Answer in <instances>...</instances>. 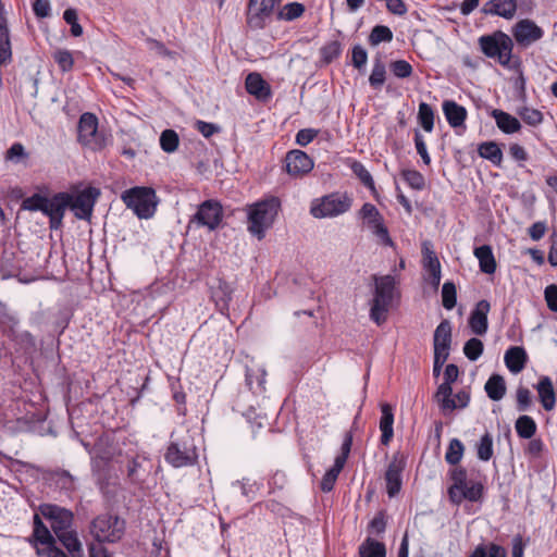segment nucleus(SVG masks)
<instances>
[{"instance_id": "obj_1", "label": "nucleus", "mask_w": 557, "mask_h": 557, "mask_svg": "<svg viewBox=\"0 0 557 557\" xmlns=\"http://www.w3.org/2000/svg\"><path fill=\"white\" fill-rule=\"evenodd\" d=\"M281 208L280 199L269 197L248 207V231L258 239L265 236Z\"/></svg>"}, {"instance_id": "obj_2", "label": "nucleus", "mask_w": 557, "mask_h": 557, "mask_svg": "<svg viewBox=\"0 0 557 557\" xmlns=\"http://www.w3.org/2000/svg\"><path fill=\"white\" fill-rule=\"evenodd\" d=\"M165 460L175 468L191 466L198 455L194 437L187 430L175 431L165 453Z\"/></svg>"}, {"instance_id": "obj_3", "label": "nucleus", "mask_w": 557, "mask_h": 557, "mask_svg": "<svg viewBox=\"0 0 557 557\" xmlns=\"http://www.w3.org/2000/svg\"><path fill=\"white\" fill-rule=\"evenodd\" d=\"M121 199L139 219H150L154 214L159 202L154 189L144 186L126 189L123 191Z\"/></svg>"}, {"instance_id": "obj_4", "label": "nucleus", "mask_w": 557, "mask_h": 557, "mask_svg": "<svg viewBox=\"0 0 557 557\" xmlns=\"http://www.w3.org/2000/svg\"><path fill=\"white\" fill-rule=\"evenodd\" d=\"M375 283L374 297L371 302L370 317L381 324L386 320V313L395 293V278L392 275L373 276Z\"/></svg>"}, {"instance_id": "obj_5", "label": "nucleus", "mask_w": 557, "mask_h": 557, "mask_svg": "<svg viewBox=\"0 0 557 557\" xmlns=\"http://www.w3.org/2000/svg\"><path fill=\"white\" fill-rule=\"evenodd\" d=\"M352 197L347 193L334 191L315 198L310 206V213L315 219L336 218L350 210Z\"/></svg>"}, {"instance_id": "obj_6", "label": "nucleus", "mask_w": 557, "mask_h": 557, "mask_svg": "<svg viewBox=\"0 0 557 557\" xmlns=\"http://www.w3.org/2000/svg\"><path fill=\"white\" fill-rule=\"evenodd\" d=\"M125 532V521L117 516L103 513L90 524V533L98 543L119 542Z\"/></svg>"}, {"instance_id": "obj_7", "label": "nucleus", "mask_w": 557, "mask_h": 557, "mask_svg": "<svg viewBox=\"0 0 557 557\" xmlns=\"http://www.w3.org/2000/svg\"><path fill=\"white\" fill-rule=\"evenodd\" d=\"M482 52L493 59H497L502 65H508L511 59L513 42L511 38L498 30L492 35L479 38Z\"/></svg>"}, {"instance_id": "obj_8", "label": "nucleus", "mask_w": 557, "mask_h": 557, "mask_svg": "<svg viewBox=\"0 0 557 557\" xmlns=\"http://www.w3.org/2000/svg\"><path fill=\"white\" fill-rule=\"evenodd\" d=\"M78 140L82 145L99 150L107 145L106 137L98 132V119L95 114L86 112L78 122Z\"/></svg>"}, {"instance_id": "obj_9", "label": "nucleus", "mask_w": 557, "mask_h": 557, "mask_svg": "<svg viewBox=\"0 0 557 557\" xmlns=\"http://www.w3.org/2000/svg\"><path fill=\"white\" fill-rule=\"evenodd\" d=\"M359 216L364 221L366 225L382 245L389 247L394 245L388 230L384 224V219L374 205L366 202L359 211Z\"/></svg>"}, {"instance_id": "obj_10", "label": "nucleus", "mask_w": 557, "mask_h": 557, "mask_svg": "<svg viewBox=\"0 0 557 557\" xmlns=\"http://www.w3.org/2000/svg\"><path fill=\"white\" fill-rule=\"evenodd\" d=\"M39 512L49 521L50 528L55 535L70 530L73 525L74 515L64 507L54 504H42L39 506Z\"/></svg>"}, {"instance_id": "obj_11", "label": "nucleus", "mask_w": 557, "mask_h": 557, "mask_svg": "<svg viewBox=\"0 0 557 557\" xmlns=\"http://www.w3.org/2000/svg\"><path fill=\"white\" fill-rule=\"evenodd\" d=\"M99 196L100 191L95 187H87L74 195L70 194L69 208L77 219L89 220Z\"/></svg>"}, {"instance_id": "obj_12", "label": "nucleus", "mask_w": 557, "mask_h": 557, "mask_svg": "<svg viewBox=\"0 0 557 557\" xmlns=\"http://www.w3.org/2000/svg\"><path fill=\"white\" fill-rule=\"evenodd\" d=\"M282 0H249L247 24L250 28L261 29L265 26V20L270 17L276 5Z\"/></svg>"}, {"instance_id": "obj_13", "label": "nucleus", "mask_w": 557, "mask_h": 557, "mask_svg": "<svg viewBox=\"0 0 557 557\" xmlns=\"http://www.w3.org/2000/svg\"><path fill=\"white\" fill-rule=\"evenodd\" d=\"M223 218L221 205L214 200L202 202L190 222H196L200 226H206L210 231L215 230Z\"/></svg>"}, {"instance_id": "obj_14", "label": "nucleus", "mask_w": 557, "mask_h": 557, "mask_svg": "<svg viewBox=\"0 0 557 557\" xmlns=\"http://www.w3.org/2000/svg\"><path fill=\"white\" fill-rule=\"evenodd\" d=\"M70 205V194L59 193L52 198H47L42 213L50 219V228L57 230L61 226L65 210Z\"/></svg>"}, {"instance_id": "obj_15", "label": "nucleus", "mask_w": 557, "mask_h": 557, "mask_svg": "<svg viewBox=\"0 0 557 557\" xmlns=\"http://www.w3.org/2000/svg\"><path fill=\"white\" fill-rule=\"evenodd\" d=\"M544 35L543 29L531 20H521L513 27V37L516 41L523 47H528L540 40Z\"/></svg>"}, {"instance_id": "obj_16", "label": "nucleus", "mask_w": 557, "mask_h": 557, "mask_svg": "<svg viewBox=\"0 0 557 557\" xmlns=\"http://www.w3.org/2000/svg\"><path fill=\"white\" fill-rule=\"evenodd\" d=\"M286 171L292 176H302L313 169L312 159L301 150H292L285 157Z\"/></svg>"}, {"instance_id": "obj_17", "label": "nucleus", "mask_w": 557, "mask_h": 557, "mask_svg": "<svg viewBox=\"0 0 557 557\" xmlns=\"http://www.w3.org/2000/svg\"><path fill=\"white\" fill-rule=\"evenodd\" d=\"M404 461L394 457L389 462L385 472L386 491L389 497L396 496L401 488V473L404 470Z\"/></svg>"}, {"instance_id": "obj_18", "label": "nucleus", "mask_w": 557, "mask_h": 557, "mask_svg": "<svg viewBox=\"0 0 557 557\" xmlns=\"http://www.w3.org/2000/svg\"><path fill=\"white\" fill-rule=\"evenodd\" d=\"M491 309L487 300H480L469 318V326L475 335H484L487 332V313Z\"/></svg>"}, {"instance_id": "obj_19", "label": "nucleus", "mask_w": 557, "mask_h": 557, "mask_svg": "<svg viewBox=\"0 0 557 557\" xmlns=\"http://www.w3.org/2000/svg\"><path fill=\"white\" fill-rule=\"evenodd\" d=\"M451 344V325L448 320H443L435 329L433 336L434 355L449 357Z\"/></svg>"}, {"instance_id": "obj_20", "label": "nucleus", "mask_w": 557, "mask_h": 557, "mask_svg": "<svg viewBox=\"0 0 557 557\" xmlns=\"http://www.w3.org/2000/svg\"><path fill=\"white\" fill-rule=\"evenodd\" d=\"M534 388L544 410L552 411L556 406V393L552 379L546 375L541 376Z\"/></svg>"}, {"instance_id": "obj_21", "label": "nucleus", "mask_w": 557, "mask_h": 557, "mask_svg": "<svg viewBox=\"0 0 557 557\" xmlns=\"http://www.w3.org/2000/svg\"><path fill=\"white\" fill-rule=\"evenodd\" d=\"M423 268L429 273L431 285L436 289L441 282V263L435 252L429 247L428 243L423 244Z\"/></svg>"}, {"instance_id": "obj_22", "label": "nucleus", "mask_w": 557, "mask_h": 557, "mask_svg": "<svg viewBox=\"0 0 557 557\" xmlns=\"http://www.w3.org/2000/svg\"><path fill=\"white\" fill-rule=\"evenodd\" d=\"M246 90L258 100L265 101L271 98V87L259 73H249L245 81Z\"/></svg>"}, {"instance_id": "obj_23", "label": "nucleus", "mask_w": 557, "mask_h": 557, "mask_svg": "<svg viewBox=\"0 0 557 557\" xmlns=\"http://www.w3.org/2000/svg\"><path fill=\"white\" fill-rule=\"evenodd\" d=\"M444 115L448 124L454 127H465L467 110L454 100H445L442 104Z\"/></svg>"}, {"instance_id": "obj_24", "label": "nucleus", "mask_w": 557, "mask_h": 557, "mask_svg": "<svg viewBox=\"0 0 557 557\" xmlns=\"http://www.w3.org/2000/svg\"><path fill=\"white\" fill-rule=\"evenodd\" d=\"M435 399L441 410L446 414L455 409L466 408L470 401V394L466 391H460L454 397L451 394L447 397L436 396Z\"/></svg>"}, {"instance_id": "obj_25", "label": "nucleus", "mask_w": 557, "mask_h": 557, "mask_svg": "<svg viewBox=\"0 0 557 557\" xmlns=\"http://www.w3.org/2000/svg\"><path fill=\"white\" fill-rule=\"evenodd\" d=\"M517 10V0H491L485 3L484 12L504 18H512Z\"/></svg>"}, {"instance_id": "obj_26", "label": "nucleus", "mask_w": 557, "mask_h": 557, "mask_svg": "<svg viewBox=\"0 0 557 557\" xmlns=\"http://www.w3.org/2000/svg\"><path fill=\"white\" fill-rule=\"evenodd\" d=\"M504 359H505V363H506V367L508 368V370L511 373L517 374L524 369L525 363L528 361V356H527L524 348H522L520 346H513V347H510L505 352Z\"/></svg>"}, {"instance_id": "obj_27", "label": "nucleus", "mask_w": 557, "mask_h": 557, "mask_svg": "<svg viewBox=\"0 0 557 557\" xmlns=\"http://www.w3.org/2000/svg\"><path fill=\"white\" fill-rule=\"evenodd\" d=\"M33 544L37 547H48L55 544V540L50 530L44 524L39 515L34 516Z\"/></svg>"}, {"instance_id": "obj_28", "label": "nucleus", "mask_w": 557, "mask_h": 557, "mask_svg": "<svg viewBox=\"0 0 557 557\" xmlns=\"http://www.w3.org/2000/svg\"><path fill=\"white\" fill-rule=\"evenodd\" d=\"M381 419H380V430L382 432L381 443L383 445H388L394 436V413L391 405L382 404L381 405Z\"/></svg>"}, {"instance_id": "obj_29", "label": "nucleus", "mask_w": 557, "mask_h": 557, "mask_svg": "<svg viewBox=\"0 0 557 557\" xmlns=\"http://www.w3.org/2000/svg\"><path fill=\"white\" fill-rule=\"evenodd\" d=\"M474 256L479 260L480 270L486 274H493L496 271V260L490 245H482L474 249Z\"/></svg>"}, {"instance_id": "obj_30", "label": "nucleus", "mask_w": 557, "mask_h": 557, "mask_svg": "<svg viewBox=\"0 0 557 557\" xmlns=\"http://www.w3.org/2000/svg\"><path fill=\"white\" fill-rule=\"evenodd\" d=\"M492 116L497 127L505 134H513L521 128L519 120L507 112L495 109L492 112Z\"/></svg>"}, {"instance_id": "obj_31", "label": "nucleus", "mask_w": 557, "mask_h": 557, "mask_svg": "<svg viewBox=\"0 0 557 557\" xmlns=\"http://www.w3.org/2000/svg\"><path fill=\"white\" fill-rule=\"evenodd\" d=\"M72 557H84L82 543L78 540L77 532L71 528L55 535Z\"/></svg>"}, {"instance_id": "obj_32", "label": "nucleus", "mask_w": 557, "mask_h": 557, "mask_svg": "<svg viewBox=\"0 0 557 557\" xmlns=\"http://www.w3.org/2000/svg\"><path fill=\"white\" fill-rule=\"evenodd\" d=\"M478 153L481 158L488 160L496 166L503 163V151L495 141H485L479 145Z\"/></svg>"}, {"instance_id": "obj_33", "label": "nucleus", "mask_w": 557, "mask_h": 557, "mask_svg": "<svg viewBox=\"0 0 557 557\" xmlns=\"http://www.w3.org/2000/svg\"><path fill=\"white\" fill-rule=\"evenodd\" d=\"M485 392L487 396L495 401L504 398L506 394V383L502 375L492 374L485 383Z\"/></svg>"}, {"instance_id": "obj_34", "label": "nucleus", "mask_w": 557, "mask_h": 557, "mask_svg": "<svg viewBox=\"0 0 557 557\" xmlns=\"http://www.w3.org/2000/svg\"><path fill=\"white\" fill-rule=\"evenodd\" d=\"M459 375V369L456 364H447L446 369L444 371V382L437 387L436 396H444L447 397L448 395H451L453 388L451 384L458 379Z\"/></svg>"}, {"instance_id": "obj_35", "label": "nucleus", "mask_w": 557, "mask_h": 557, "mask_svg": "<svg viewBox=\"0 0 557 557\" xmlns=\"http://www.w3.org/2000/svg\"><path fill=\"white\" fill-rule=\"evenodd\" d=\"M360 557H385L386 550L383 543L367 539L359 547Z\"/></svg>"}, {"instance_id": "obj_36", "label": "nucleus", "mask_w": 557, "mask_h": 557, "mask_svg": "<svg viewBox=\"0 0 557 557\" xmlns=\"http://www.w3.org/2000/svg\"><path fill=\"white\" fill-rule=\"evenodd\" d=\"M515 428L521 438H532L536 433V423L530 416H520L516 421Z\"/></svg>"}, {"instance_id": "obj_37", "label": "nucleus", "mask_w": 557, "mask_h": 557, "mask_svg": "<svg viewBox=\"0 0 557 557\" xmlns=\"http://www.w3.org/2000/svg\"><path fill=\"white\" fill-rule=\"evenodd\" d=\"M418 120L425 132L431 133L433 131L434 111L430 104L425 102L419 104Z\"/></svg>"}, {"instance_id": "obj_38", "label": "nucleus", "mask_w": 557, "mask_h": 557, "mask_svg": "<svg viewBox=\"0 0 557 557\" xmlns=\"http://www.w3.org/2000/svg\"><path fill=\"white\" fill-rule=\"evenodd\" d=\"M305 12V5L299 2L285 4L277 13V18L283 21H294L300 17Z\"/></svg>"}, {"instance_id": "obj_39", "label": "nucleus", "mask_w": 557, "mask_h": 557, "mask_svg": "<svg viewBox=\"0 0 557 557\" xmlns=\"http://www.w3.org/2000/svg\"><path fill=\"white\" fill-rule=\"evenodd\" d=\"M393 39V33L389 27L384 25H376L371 30L369 41L372 46H377L381 42H388Z\"/></svg>"}, {"instance_id": "obj_40", "label": "nucleus", "mask_w": 557, "mask_h": 557, "mask_svg": "<svg viewBox=\"0 0 557 557\" xmlns=\"http://www.w3.org/2000/svg\"><path fill=\"white\" fill-rule=\"evenodd\" d=\"M52 58L62 72H69L73 69L74 59L71 51L66 49H57L52 53Z\"/></svg>"}, {"instance_id": "obj_41", "label": "nucleus", "mask_w": 557, "mask_h": 557, "mask_svg": "<svg viewBox=\"0 0 557 557\" xmlns=\"http://www.w3.org/2000/svg\"><path fill=\"white\" fill-rule=\"evenodd\" d=\"M178 135L173 129H165L160 136V146L165 152H174L178 147Z\"/></svg>"}, {"instance_id": "obj_42", "label": "nucleus", "mask_w": 557, "mask_h": 557, "mask_svg": "<svg viewBox=\"0 0 557 557\" xmlns=\"http://www.w3.org/2000/svg\"><path fill=\"white\" fill-rule=\"evenodd\" d=\"M463 449V444L459 440H451L445 454V460L449 465H457L462 458Z\"/></svg>"}, {"instance_id": "obj_43", "label": "nucleus", "mask_w": 557, "mask_h": 557, "mask_svg": "<svg viewBox=\"0 0 557 557\" xmlns=\"http://www.w3.org/2000/svg\"><path fill=\"white\" fill-rule=\"evenodd\" d=\"M385 65L380 60H376L369 77L370 85L376 89L381 88L385 83Z\"/></svg>"}, {"instance_id": "obj_44", "label": "nucleus", "mask_w": 557, "mask_h": 557, "mask_svg": "<svg viewBox=\"0 0 557 557\" xmlns=\"http://www.w3.org/2000/svg\"><path fill=\"white\" fill-rule=\"evenodd\" d=\"M463 352L469 360H478L483 352L482 341L475 337L470 338L469 341L466 342L463 346Z\"/></svg>"}, {"instance_id": "obj_45", "label": "nucleus", "mask_w": 557, "mask_h": 557, "mask_svg": "<svg viewBox=\"0 0 557 557\" xmlns=\"http://www.w3.org/2000/svg\"><path fill=\"white\" fill-rule=\"evenodd\" d=\"M463 496L470 502H478L483 495V485L481 482L468 481L463 486Z\"/></svg>"}, {"instance_id": "obj_46", "label": "nucleus", "mask_w": 557, "mask_h": 557, "mask_svg": "<svg viewBox=\"0 0 557 557\" xmlns=\"http://www.w3.org/2000/svg\"><path fill=\"white\" fill-rule=\"evenodd\" d=\"M493 456V438L488 433H485L478 445V457L483 461H487Z\"/></svg>"}, {"instance_id": "obj_47", "label": "nucleus", "mask_w": 557, "mask_h": 557, "mask_svg": "<svg viewBox=\"0 0 557 557\" xmlns=\"http://www.w3.org/2000/svg\"><path fill=\"white\" fill-rule=\"evenodd\" d=\"M443 306L451 310L456 306V286L453 282H445L442 287Z\"/></svg>"}, {"instance_id": "obj_48", "label": "nucleus", "mask_w": 557, "mask_h": 557, "mask_svg": "<svg viewBox=\"0 0 557 557\" xmlns=\"http://www.w3.org/2000/svg\"><path fill=\"white\" fill-rule=\"evenodd\" d=\"M521 119L531 126H537L543 122V113L536 109L523 107L519 110Z\"/></svg>"}, {"instance_id": "obj_49", "label": "nucleus", "mask_w": 557, "mask_h": 557, "mask_svg": "<svg viewBox=\"0 0 557 557\" xmlns=\"http://www.w3.org/2000/svg\"><path fill=\"white\" fill-rule=\"evenodd\" d=\"M47 203V197L34 194L22 201V209L27 211H44Z\"/></svg>"}, {"instance_id": "obj_50", "label": "nucleus", "mask_w": 557, "mask_h": 557, "mask_svg": "<svg viewBox=\"0 0 557 557\" xmlns=\"http://www.w3.org/2000/svg\"><path fill=\"white\" fill-rule=\"evenodd\" d=\"M517 410L527 411L532 405V394L529 388L519 386L516 391Z\"/></svg>"}, {"instance_id": "obj_51", "label": "nucleus", "mask_w": 557, "mask_h": 557, "mask_svg": "<svg viewBox=\"0 0 557 557\" xmlns=\"http://www.w3.org/2000/svg\"><path fill=\"white\" fill-rule=\"evenodd\" d=\"M389 70L397 78H407L412 74V66L406 60L391 62Z\"/></svg>"}, {"instance_id": "obj_52", "label": "nucleus", "mask_w": 557, "mask_h": 557, "mask_svg": "<svg viewBox=\"0 0 557 557\" xmlns=\"http://www.w3.org/2000/svg\"><path fill=\"white\" fill-rule=\"evenodd\" d=\"M403 177L413 189L421 190L424 187V177L418 171L406 170L403 172Z\"/></svg>"}, {"instance_id": "obj_53", "label": "nucleus", "mask_w": 557, "mask_h": 557, "mask_svg": "<svg viewBox=\"0 0 557 557\" xmlns=\"http://www.w3.org/2000/svg\"><path fill=\"white\" fill-rule=\"evenodd\" d=\"M341 54V45L337 41H331L321 48V57L325 63H331Z\"/></svg>"}, {"instance_id": "obj_54", "label": "nucleus", "mask_w": 557, "mask_h": 557, "mask_svg": "<svg viewBox=\"0 0 557 557\" xmlns=\"http://www.w3.org/2000/svg\"><path fill=\"white\" fill-rule=\"evenodd\" d=\"M352 65L361 70L366 66L368 61V52L364 48L357 45L352 48V55H351Z\"/></svg>"}, {"instance_id": "obj_55", "label": "nucleus", "mask_w": 557, "mask_h": 557, "mask_svg": "<svg viewBox=\"0 0 557 557\" xmlns=\"http://www.w3.org/2000/svg\"><path fill=\"white\" fill-rule=\"evenodd\" d=\"M351 170L359 177L363 185L373 187V178L370 172L360 162H354Z\"/></svg>"}, {"instance_id": "obj_56", "label": "nucleus", "mask_w": 557, "mask_h": 557, "mask_svg": "<svg viewBox=\"0 0 557 557\" xmlns=\"http://www.w3.org/2000/svg\"><path fill=\"white\" fill-rule=\"evenodd\" d=\"M414 144H416L417 152L421 157L422 161L424 162V164L429 165L431 163V158L428 152L424 139L419 132H416V134H414Z\"/></svg>"}, {"instance_id": "obj_57", "label": "nucleus", "mask_w": 557, "mask_h": 557, "mask_svg": "<svg viewBox=\"0 0 557 557\" xmlns=\"http://www.w3.org/2000/svg\"><path fill=\"white\" fill-rule=\"evenodd\" d=\"M544 297L548 309L553 312H557V285H548L544 290Z\"/></svg>"}, {"instance_id": "obj_58", "label": "nucleus", "mask_w": 557, "mask_h": 557, "mask_svg": "<svg viewBox=\"0 0 557 557\" xmlns=\"http://www.w3.org/2000/svg\"><path fill=\"white\" fill-rule=\"evenodd\" d=\"M318 135V131L312 128H304L300 129L296 135V143L299 146H307L309 145Z\"/></svg>"}, {"instance_id": "obj_59", "label": "nucleus", "mask_w": 557, "mask_h": 557, "mask_svg": "<svg viewBox=\"0 0 557 557\" xmlns=\"http://www.w3.org/2000/svg\"><path fill=\"white\" fill-rule=\"evenodd\" d=\"M33 10L37 17L45 18L50 15L51 7L49 0H35Z\"/></svg>"}, {"instance_id": "obj_60", "label": "nucleus", "mask_w": 557, "mask_h": 557, "mask_svg": "<svg viewBox=\"0 0 557 557\" xmlns=\"http://www.w3.org/2000/svg\"><path fill=\"white\" fill-rule=\"evenodd\" d=\"M195 126L196 129L206 138H209L220 131V127L216 124L208 123L205 121H197Z\"/></svg>"}, {"instance_id": "obj_61", "label": "nucleus", "mask_w": 557, "mask_h": 557, "mask_svg": "<svg viewBox=\"0 0 557 557\" xmlns=\"http://www.w3.org/2000/svg\"><path fill=\"white\" fill-rule=\"evenodd\" d=\"M546 231H547L546 223L543 221H539V222L533 223L529 227L528 233L533 240H540L544 237Z\"/></svg>"}, {"instance_id": "obj_62", "label": "nucleus", "mask_w": 557, "mask_h": 557, "mask_svg": "<svg viewBox=\"0 0 557 557\" xmlns=\"http://www.w3.org/2000/svg\"><path fill=\"white\" fill-rule=\"evenodd\" d=\"M509 154L518 162H525L529 159L527 150L519 144H511L509 146Z\"/></svg>"}, {"instance_id": "obj_63", "label": "nucleus", "mask_w": 557, "mask_h": 557, "mask_svg": "<svg viewBox=\"0 0 557 557\" xmlns=\"http://www.w3.org/2000/svg\"><path fill=\"white\" fill-rule=\"evenodd\" d=\"M37 555L46 557H69L62 549L52 544L48 547H37Z\"/></svg>"}, {"instance_id": "obj_64", "label": "nucleus", "mask_w": 557, "mask_h": 557, "mask_svg": "<svg viewBox=\"0 0 557 557\" xmlns=\"http://www.w3.org/2000/svg\"><path fill=\"white\" fill-rule=\"evenodd\" d=\"M26 156L25 149L22 144H13L7 151V159L11 161H17L20 158Z\"/></svg>"}]
</instances>
